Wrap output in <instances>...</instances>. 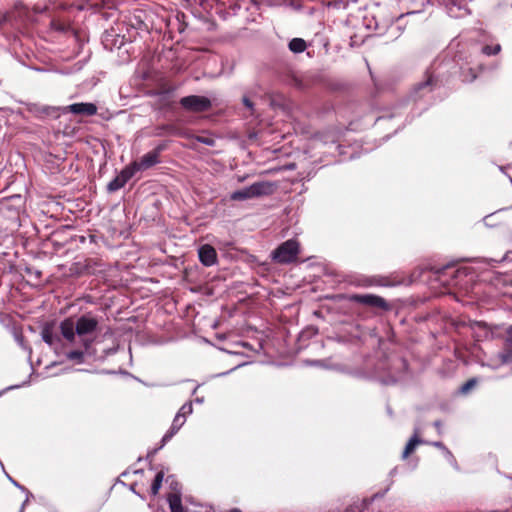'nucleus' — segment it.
<instances>
[{"label": "nucleus", "mask_w": 512, "mask_h": 512, "mask_svg": "<svg viewBox=\"0 0 512 512\" xmlns=\"http://www.w3.org/2000/svg\"><path fill=\"white\" fill-rule=\"evenodd\" d=\"M98 326L99 321L92 313L83 314L76 321L66 318L60 323V333L66 345H71V350L65 352L68 360L78 364L85 361L91 354Z\"/></svg>", "instance_id": "1"}, {"label": "nucleus", "mask_w": 512, "mask_h": 512, "mask_svg": "<svg viewBox=\"0 0 512 512\" xmlns=\"http://www.w3.org/2000/svg\"><path fill=\"white\" fill-rule=\"evenodd\" d=\"M273 190L274 185L270 182H255L248 187L234 191L230 198L234 201H243L255 197L270 195L273 193Z\"/></svg>", "instance_id": "2"}, {"label": "nucleus", "mask_w": 512, "mask_h": 512, "mask_svg": "<svg viewBox=\"0 0 512 512\" xmlns=\"http://www.w3.org/2000/svg\"><path fill=\"white\" fill-rule=\"evenodd\" d=\"M42 340L48 344L57 353H62L65 356L67 350H71V345H66V341L60 333L57 331L55 326L51 323H47L41 330Z\"/></svg>", "instance_id": "3"}, {"label": "nucleus", "mask_w": 512, "mask_h": 512, "mask_svg": "<svg viewBox=\"0 0 512 512\" xmlns=\"http://www.w3.org/2000/svg\"><path fill=\"white\" fill-rule=\"evenodd\" d=\"M299 254V244L296 240L290 239L279 245L272 252V259L279 264L294 262Z\"/></svg>", "instance_id": "4"}, {"label": "nucleus", "mask_w": 512, "mask_h": 512, "mask_svg": "<svg viewBox=\"0 0 512 512\" xmlns=\"http://www.w3.org/2000/svg\"><path fill=\"white\" fill-rule=\"evenodd\" d=\"M181 106L191 112H204L211 108V101L204 96L190 95L181 98Z\"/></svg>", "instance_id": "5"}, {"label": "nucleus", "mask_w": 512, "mask_h": 512, "mask_svg": "<svg viewBox=\"0 0 512 512\" xmlns=\"http://www.w3.org/2000/svg\"><path fill=\"white\" fill-rule=\"evenodd\" d=\"M349 300L355 303H359L368 307L378 308L384 311L389 310L390 306L387 301L374 294H353L349 297Z\"/></svg>", "instance_id": "6"}, {"label": "nucleus", "mask_w": 512, "mask_h": 512, "mask_svg": "<svg viewBox=\"0 0 512 512\" xmlns=\"http://www.w3.org/2000/svg\"><path fill=\"white\" fill-rule=\"evenodd\" d=\"M164 149V145L157 146L154 150L144 154L139 160L133 161L136 169L145 171L160 162V153Z\"/></svg>", "instance_id": "7"}, {"label": "nucleus", "mask_w": 512, "mask_h": 512, "mask_svg": "<svg viewBox=\"0 0 512 512\" xmlns=\"http://www.w3.org/2000/svg\"><path fill=\"white\" fill-rule=\"evenodd\" d=\"M66 111L83 116H93L97 113V106L94 103H73L65 108Z\"/></svg>", "instance_id": "8"}, {"label": "nucleus", "mask_w": 512, "mask_h": 512, "mask_svg": "<svg viewBox=\"0 0 512 512\" xmlns=\"http://www.w3.org/2000/svg\"><path fill=\"white\" fill-rule=\"evenodd\" d=\"M199 260L204 266H212L217 261L216 250L211 245H203L198 250Z\"/></svg>", "instance_id": "9"}, {"label": "nucleus", "mask_w": 512, "mask_h": 512, "mask_svg": "<svg viewBox=\"0 0 512 512\" xmlns=\"http://www.w3.org/2000/svg\"><path fill=\"white\" fill-rule=\"evenodd\" d=\"M184 423L185 418H182L181 414H176L170 429L165 433V435L162 438V444L159 447V449H161L168 441L171 440V438L179 431V429L183 426Z\"/></svg>", "instance_id": "10"}, {"label": "nucleus", "mask_w": 512, "mask_h": 512, "mask_svg": "<svg viewBox=\"0 0 512 512\" xmlns=\"http://www.w3.org/2000/svg\"><path fill=\"white\" fill-rule=\"evenodd\" d=\"M499 358L502 363H509L512 361V326L507 329L504 350L499 353Z\"/></svg>", "instance_id": "11"}, {"label": "nucleus", "mask_w": 512, "mask_h": 512, "mask_svg": "<svg viewBox=\"0 0 512 512\" xmlns=\"http://www.w3.org/2000/svg\"><path fill=\"white\" fill-rule=\"evenodd\" d=\"M420 443H422V440L419 438V430L415 429L414 435L410 438V440L408 441L404 448L402 458H407Z\"/></svg>", "instance_id": "12"}, {"label": "nucleus", "mask_w": 512, "mask_h": 512, "mask_svg": "<svg viewBox=\"0 0 512 512\" xmlns=\"http://www.w3.org/2000/svg\"><path fill=\"white\" fill-rule=\"evenodd\" d=\"M137 172L138 170L136 169L133 162H131L123 170H121V172L118 175L121 178V180H123V182L126 184Z\"/></svg>", "instance_id": "13"}, {"label": "nucleus", "mask_w": 512, "mask_h": 512, "mask_svg": "<svg viewBox=\"0 0 512 512\" xmlns=\"http://www.w3.org/2000/svg\"><path fill=\"white\" fill-rule=\"evenodd\" d=\"M289 49L294 53H301L306 49V42L301 38H293L289 42Z\"/></svg>", "instance_id": "14"}, {"label": "nucleus", "mask_w": 512, "mask_h": 512, "mask_svg": "<svg viewBox=\"0 0 512 512\" xmlns=\"http://www.w3.org/2000/svg\"><path fill=\"white\" fill-rule=\"evenodd\" d=\"M163 477H164V474L163 472H158L153 480V483L151 485V493L153 495H157L160 488H161V485H162V481H163Z\"/></svg>", "instance_id": "15"}, {"label": "nucleus", "mask_w": 512, "mask_h": 512, "mask_svg": "<svg viewBox=\"0 0 512 512\" xmlns=\"http://www.w3.org/2000/svg\"><path fill=\"white\" fill-rule=\"evenodd\" d=\"M169 505L171 512H183L181 499L177 495L169 497Z\"/></svg>", "instance_id": "16"}, {"label": "nucleus", "mask_w": 512, "mask_h": 512, "mask_svg": "<svg viewBox=\"0 0 512 512\" xmlns=\"http://www.w3.org/2000/svg\"><path fill=\"white\" fill-rule=\"evenodd\" d=\"M125 186V183L123 182V180H121V178L119 177V175H117L113 180H111L108 185H107V190L109 192H115L119 189H121L122 187Z\"/></svg>", "instance_id": "17"}, {"label": "nucleus", "mask_w": 512, "mask_h": 512, "mask_svg": "<svg viewBox=\"0 0 512 512\" xmlns=\"http://www.w3.org/2000/svg\"><path fill=\"white\" fill-rule=\"evenodd\" d=\"M501 51V45H484L481 49V52L486 56L497 55Z\"/></svg>", "instance_id": "18"}, {"label": "nucleus", "mask_w": 512, "mask_h": 512, "mask_svg": "<svg viewBox=\"0 0 512 512\" xmlns=\"http://www.w3.org/2000/svg\"><path fill=\"white\" fill-rule=\"evenodd\" d=\"M463 81L472 82L477 78V74L474 72L472 68H468L466 71H463Z\"/></svg>", "instance_id": "19"}, {"label": "nucleus", "mask_w": 512, "mask_h": 512, "mask_svg": "<svg viewBox=\"0 0 512 512\" xmlns=\"http://www.w3.org/2000/svg\"><path fill=\"white\" fill-rule=\"evenodd\" d=\"M190 413H192V403L189 402V403L183 404L177 414H181V417L185 418L186 415H188Z\"/></svg>", "instance_id": "20"}, {"label": "nucleus", "mask_w": 512, "mask_h": 512, "mask_svg": "<svg viewBox=\"0 0 512 512\" xmlns=\"http://www.w3.org/2000/svg\"><path fill=\"white\" fill-rule=\"evenodd\" d=\"M431 85H432V78L429 77L426 81L419 83L416 87V90L417 91H420V90L431 91V88H430Z\"/></svg>", "instance_id": "21"}, {"label": "nucleus", "mask_w": 512, "mask_h": 512, "mask_svg": "<svg viewBox=\"0 0 512 512\" xmlns=\"http://www.w3.org/2000/svg\"><path fill=\"white\" fill-rule=\"evenodd\" d=\"M196 140L202 144L207 145V146L215 145V140L211 137L197 136Z\"/></svg>", "instance_id": "22"}, {"label": "nucleus", "mask_w": 512, "mask_h": 512, "mask_svg": "<svg viewBox=\"0 0 512 512\" xmlns=\"http://www.w3.org/2000/svg\"><path fill=\"white\" fill-rule=\"evenodd\" d=\"M403 375H404V371H402L400 374H398L397 376H391L389 377V379L387 380H384V383L385 384H394L396 383L397 381L401 380L403 378Z\"/></svg>", "instance_id": "23"}, {"label": "nucleus", "mask_w": 512, "mask_h": 512, "mask_svg": "<svg viewBox=\"0 0 512 512\" xmlns=\"http://www.w3.org/2000/svg\"><path fill=\"white\" fill-rule=\"evenodd\" d=\"M476 384L475 379L468 380L461 388L462 392H468L472 387H474Z\"/></svg>", "instance_id": "24"}, {"label": "nucleus", "mask_w": 512, "mask_h": 512, "mask_svg": "<svg viewBox=\"0 0 512 512\" xmlns=\"http://www.w3.org/2000/svg\"><path fill=\"white\" fill-rule=\"evenodd\" d=\"M432 445L437 448L443 449L448 455L451 456L450 451L444 446V444L442 442H439V441L433 442Z\"/></svg>", "instance_id": "25"}, {"label": "nucleus", "mask_w": 512, "mask_h": 512, "mask_svg": "<svg viewBox=\"0 0 512 512\" xmlns=\"http://www.w3.org/2000/svg\"><path fill=\"white\" fill-rule=\"evenodd\" d=\"M243 104L248 108L250 109L252 112H253V103L251 102V100L248 98V97H243Z\"/></svg>", "instance_id": "26"}, {"label": "nucleus", "mask_w": 512, "mask_h": 512, "mask_svg": "<svg viewBox=\"0 0 512 512\" xmlns=\"http://www.w3.org/2000/svg\"><path fill=\"white\" fill-rule=\"evenodd\" d=\"M434 426L437 429L438 433L440 434L441 433L442 423L439 420H437V421L434 422Z\"/></svg>", "instance_id": "27"}, {"label": "nucleus", "mask_w": 512, "mask_h": 512, "mask_svg": "<svg viewBox=\"0 0 512 512\" xmlns=\"http://www.w3.org/2000/svg\"><path fill=\"white\" fill-rule=\"evenodd\" d=\"M398 362H399V366H400L403 370H405V369H406V366H407V365H406V362H405L404 360H402V359H399V360H398Z\"/></svg>", "instance_id": "28"}, {"label": "nucleus", "mask_w": 512, "mask_h": 512, "mask_svg": "<svg viewBox=\"0 0 512 512\" xmlns=\"http://www.w3.org/2000/svg\"><path fill=\"white\" fill-rule=\"evenodd\" d=\"M10 481L17 487H19L20 489L24 490V487H22L21 485H19L15 480H13L12 478H10Z\"/></svg>", "instance_id": "29"}, {"label": "nucleus", "mask_w": 512, "mask_h": 512, "mask_svg": "<svg viewBox=\"0 0 512 512\" xmlns=\"http://www.w3.org/2000/svg\"><path fill=\"white\" fill-rule=\"evenodd\" d=\"M228 512H242V511L238 508H233V509L229 510Z\"/></svg>", "instance_id": "30"}, {"label": "nucleus", "mask_w": 512, "mask_h": 512, "mask_svg": "<svg viewBox=\"0 0 512 512\" xmlns=\"http://www.w3.org/2000/svg\"><path fill=\"white\" fill-rule=\"evenodd\" d=\"M26 502H28V499H25V502L23 503V505H22V508H21V511H20V512H22V509L24 508V505L26 504Z\"/></svg>", "instance_id": "31"}]
</instances>
